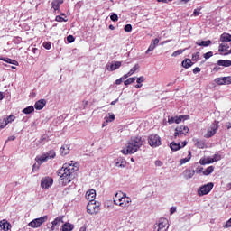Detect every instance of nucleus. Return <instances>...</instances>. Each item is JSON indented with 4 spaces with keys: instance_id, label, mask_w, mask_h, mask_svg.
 Instances as JSON below:
<instances>
[{
    "instance_id": "obj_1",
    "label": "nucleus",
    "mask_w": 231,
    "mask_h": 231,
    "mask_svg": "<svg viewBox=\"0 0 231 231\" xmlns=\"http://www.w3.org/2000/svg\"><path fill=\"white\" fill-rule=\"evenodd\" d=\"M75 172H77V168H71V166L66 164H63L61 169L58 170L57 174L60 177V183L63 187L71 183L73 178H75Z\"/></svg>"
},
{
    "instance_id": "obj_2",
    "label": "nucleus",
    "mask_w": 231,
    "mask_h": 231,
    "mask_svg": "<svg viewBox=\"0 0 231 231\" xmlns=\"http://www.w3.org/2000/svg\"><path fill=\"white\" fill-rule=\"evenodd\" d=\"M143 145V140L142 137H132L128 142L126 149L121 150L122 154H134L140 150V147Z\"/></svg>"
},
{
    "instance_id": "obj_3",
    "label": "nucleus",
    "mask_w": 231,
    "mask_h": 231,
    "mask_svg": "<svg viewBox=\"0 0 231 231\" xmlns=\"http://www.w3.org/2000/svg\"><path fill=\"white\" fill-rule=\"evenodd\" d=\"M57 156V153L55 152V150H51L49 152H46L41 156H36L35 162L38 165H42V163H46L48 160H53Z\"/></svg>"
},
{
    "instance_id": "obj_4",
    "label": "nucleus",
    "mask_w": 231,
    "mask_h": 231,
    "mask_svg": "<svg viewBox=\"0 0 231 231\" xmlns=\"http://www.w3.org/2000/svg\"><path fill=\"white\" fill-rule=\"evenodd\" d=\"M87 212L90 214V216H95L100 212V202H97L96 200H92L87 205Z\"/></svg>"
},
{
    "instance_id": "obj_5",
    "label": "nucleus",
    "mask_w": 231,
    "mask_h": 231,
    "mask_svg": "<svg viewBox=\"0 0 231 231\" xmlns=\"http://www.w3.org/2000/svg\"><path fill=\"white\" fill-rule=\"evenodd\" d=\"M148 143L150 147H160L162 145V137L156 134H152L148 137Z\"/></svg>"
},
{
    "instance_id": "obj_6",
    "label": "nucleus",
    "mask_w": 231,
    "mask_h": 231,
    "mask_svg": "<svg viewBox=\"0 0 231 231\" xmlns=\"http://www.w3.org/2000/svg\"><path fill=\"white\" fill-rule=\"evenodd\" d=\"M46 221H48V216H43L39 218H35V219L32 220L28 224V226H30L31 228H39V227H41L42 225H44V223H46Z\"/></svg>"
},
{
    "instance_id": "obj_7",
    "label": "nucleus",
    "mask_w": 231,
    "mask_h": 231,
    "mask_svg": "<svg viewBox=\"0 0 231 231\" xmlns=\"http://www.w3.org/2000/svg\"><path fill=\"white\" fill-rule=\"evenodd\" d=\"M217 129H219V121H214L211 125L210 129L205 134V138H212L216 133H217Z\"/></svg>"
},
{
    "instance_id": "obj_8",
    "label": "nucleus",
    "mask_w": 231,
    "mask_h": 231,
    "mask_svg": "<svg viewBox=\"0 0 231 231\" xmlns=\"http://www.w3.org/2000/svg\"><path fill=\"white\" fill-rule=\"evenodd\" d=\"M212 189H214V183L208 182L199 189L198 194L199 196H207V194H208Z\"/></svg>"
},
{
    "instance_id": "obj_9",
    "label": "nucleus",
    "mask_w": 231,
    "mask_h": 231,
    "mask_svg": "<svg viewBox=\"0 0 231 231\" xmlns=\"http://www.w3.org/2000/svg\"><path fill=\"white\" fill-rule=\"evenodd\" d=\"M189 128L187 126H178L175 129V133H174V138H182V136H187V134H189Z\"/></svg>"
},
{
    "instance_id": "obj_10",
    "label": "nucleus",
    "mask_w": 231,
    "mask_h": 231,
    "mask_svg": "<svg viewBox=\"0 0 231 231\" xmlns=\"http://www.w3.org/2000/svg\"><path fill=\"white\" fill-rule=\"evenodd\" d=\"M169 222L167 219L160 220L157 226H154V231H167L169 230Z\"/></svg>"
},
{
    "instance_id": "obj_11",
    "label": "nucleus",
    "mask_w": 231,
    "mask_h": 231,
    "mask_svg": "<svg viewBox=\"0 0 231 231\" xmlns=\"http://www.w3.org/2000/svg\"><path fill=\"white\" fill-rule=\"evenodd\" d=\"M215 82L217 84V86H230L231 76L217 78L215 79Z\"/></svg>"
},
{
    "instance_id": "obj_12",
    "label": "nucleus",
    "mask_w": 231,
    "mask_h": 231,
    "mask_svg": "<svg viewBox=\"0 0 231 231\" xmlns=\"http://www.w3.org/2000/svg\"><path fill=\"white\" fill-rule=\"evenodd\" d=\"M53 185V179L51 177H44L41 180L42 189H50Z\"/></svg>"
},
{
    "instance_id": "obj_13",
    "label": "nucleus",
    "mask_w": 231,
    "mask_h": 231,
    "mask_svg": "<svg viewBox=\"0 0 231 231\" xmlns=\"http://www.w3.org/2000/svg\"><path fill=\"white\" fill-rule=\"evenodd\" d=\"M122 66V61H112L111 63L106 64L107 71H116Z\"/></svg>"
},
{
    "instance_id": "obj_14",
    "label": "nucleus",
    "mask_w": 231,
    "mask_h": 231,
    "mask_svg": "<svg viewBox=\"0 0 231 231\" xmlns=\"http://www.w3.org/2000/svg\"><path fill=\"white\" fill-rule=\"evenodd\" d=\"M97 197V191L95 189H89L86 192L85 198L88 201H95V198Z\"/></svg>"
},
{
    "instance_id": "obj_15",
    "label": "nucleus",
    "mask_w": 231,
    "mask_h": 231,
    "mask_svg": "<svg viewBox=\"0 0 231 231\" xmlns=\"http://www.w3.org/2000/svg\"><path fill=\"white\" fill-rule=\"evenodd\" d=\"M158 44H160V40L158 38L152 40L145 53L147 54L150 53V51H154V49Z\"/></svg>"
},
{
    "instance_id": "obj_16",
    "label": "nucleus",
    "mask_w": 231,
    "mask_h": 231,
    "mask_svg": "<svg viewBox=\"0 0 231 231\" xmlns=\"http://www.w3.org/2000/svg\"><path fill=\"white\" fill-rule=\"evenodd\" d=\"M46 106V99H40L34 104V108L37 111H41L42 109H44Z\"/></svg>"
},
{
    "instance_id": "obj_17",
    "label": "nucleus",
    "mask_w": 231,
    "mask_h": 231,
    "mask_svg": "<svg viewBox=\"0 0 231 231\" xmlns=\"http://www.w3.org/2000/svg\"><path fill=\"white\" fill-rule=\"evenodd\" d=\"M115 167H119L120 169H125L127 167V162L125 159L119 158L116 161Z\"/></svg>"
},
{
    "instance_id": "obj_18",
    "label": "nucleus",
    "mask_w": 231,
    "mask_h": 231,
    "mask_svg": "<svg viewBox=\"0 0 231 231\" xmlns=\"http://www.w3.org/2000/svg\"><path fill=\"white\" fill-rule=\"evenodd\" d=\"M194 174H196L195 170H185L183 171V176L185 180H190L194 177Z\"/></svg>"
},
{
    "instance_id": "obj_19",
    "label": "nucleus",
    "mask_w": 231,
    "mask_h": 231,
    "mask_svg": "<svg viewBox=\"0 0 231 231\" xmlns=\"http://www.w3.org/2000/svg\"><path fill=\"white\" fill-rule=\"evenodd\" d=\"M114 203L115 205H119V207H124V198H122L120 193H116Z\"/></svg>"
},
{
    "instance_id": "obj_20",
    "label": "nucleus",
    "mask_w": 231,
    "mask_h": 231,
    "mask_svg": "<svg viewBox=\"0 0 231 231\" xmlns=\"http://www.w3.org/2000/svg\"><path fill=\"white\" fill-rule=\"evenodd\" d=\"M62 3H64V0H53L51 2V5L54 12L59 11V9L60 8V5H62Z\"/></svg>"
},
{
    "instance_id": "obj_21",
    "label": "nucleus",
    "mask_w": 231,
    "mask_h": 231,
    "mask_svg": "<svg viewBox=\"0 0 231 231\" xmlns=\"http://www.w3.org/2000/svg\"><path fill=\"white\" fill-rule=\"evenodd\" d=\"M194 65V62H192V60L190 59H185L182 62H181V66L182 68H185V69H189V68H191V66Z\"/></svg>"
},
{
    "instance_id": "obj_22",
    "label": "nucleus",
    "mask_w": 231,
    "mask_h": 231,
    "mask_svg": "<svg viewBox=\"0 0 231 231\" xmlns=\"http://www.w3.org/2000/svg\"><path fill=\"white\" fill-rule=\"evenodd\" d=\"M221 42H231V35L230 33L224 32L220 36Z\"/></svg>"
},
{
    "instance_id": "obj_23",
    "label": "nucleus",
    "mask_w": 231,
    "mask_h": 231,
    "mask_svg": "<svg viewBox=\"0 0 231 231\" xmlns=\"http://www.w3.org/2000/svg\"><path fill=\"white\" fill-rule=\"evenodd\" d=\"M60 152L61 156H66V154H69V145L64 144L60 148Z\"/></svg>"
},
{
    "instance_id": "obj_24",
    "label": "nucleus",
    "mask_w": 231,
    "mask_h": 231,
    "mask_svg": "<svg viewBox=\"0 0 231 231\" xmlns=\"http://www.w3.org/2000/svg\"><path fill=\"white\" fill-rule=\"evenodd\" d=\"M218 66H223L224 68H230L231 66V60H219L217 61Z\"/></svg>"
},
{
    "instance_id": "obj_25",
    "label": "nucleus",
    "mask_w": 231,
    "mask_h": 231,
    "mask_svg": "<svg viewBox=\"0 0 231 231\" xmlns=\"http://www.w3.org/2000/svg\"><path fill=\"white\" fill-rule=\"evenodd\" d=\"M0 226L2 230H9L10 228H12V225L5 220H2L0 222Z\"/></svg>"
},
{
    "instance_id": "obj_26",
    "label": "nucleus",
    "mask_w": 231,
    "mask_h": 231,
    "mask_svg": "<svg viewBox=\"0 0 231 231\" xmlns=\"http://www.w3.org/2000/svg\"><path fill=\"white\" fill-rule=\"evenodd\" d=\"M197 46H204L205 48H207V46H210V44H212V41L208 40V41H197L196 42Z\"/></svg>"
},
{
    "instance_id": "obj_27",
    "label": "nucleus",
    "mask_w": 231,
    "mask_h": 231,
    "mask_svg": "<svg viewBox=\"0 0 231 231\" xmlns=\"http://www.w3.org/2000/svg\"><path fill=\"white\" fill-rule=\"evenodd\" d=\"M170 148L171 151H180V149H181V144L180 143L171 142L170 143Z\"/></svg>"
},
{
    "instance_id": "obj_28",
    "label": "nucleus",
    "mask_w": 231,
    "mask_h": 231,
    "mask_svg": "<svg viewBox=\"0 0 231 231\" xmlns=\"http://www.w3.org/2000/svg\"><path fill=\"white\" fill-rule=\"evenodd\" d=\"M192 158V152L189 151V154L186 158L180 159V165H185V163L190 162V159Z\"/></svg>"
},
{
    "instance_id": "obj_29",
    "label": "nucleus",
    "mask_w": 231,
    "mask_h": 231,
    "mask_svg": "<svg viewBox=\"0 0 231 231\" xmlns=\"http://www.w3.org/2000/svg\"><path fill=\"white\" fill-rule=\"evenodd\" d=\"M73 228H75V226H73L72 224H69V223H65L62 226V231H72Z\"/></svg>"
},
{
    "instance_id": "obj_30",
    "label": "nucleus",
    "mask_w": 231,
    "mask_h": 231,
    "mask_svg": "<svg viewBox=\"0 0 231 231\" xmlns=\"http://www.w3.org/2000/svg\"><path fill=\"white\" fill-rule=\"evenodd\" d=\"M33 111H35V108L33 107V106H30L25 107L22 113H23L24 115H31V113H33Z\"/></svg>"
},
{
    "instance_id": "obj_31",
    "label": "nucleus",
    "mask_w": 231,
    "mask_h": 231,
    "mask_svg": "<svg viewBox=\"0 0 231 231\" xmlns=\"http://www.w3.org/2000/svg\"><path fill=\"white\" fill-rule=\"evenodd\" d=\"M228 48H230L228 44L221 43L218 47V51L224 53V51H228Z\"/></svg>"
},
{
    "instance_id": "obj_32",
    "label": "nucleus",
    "mask_w": 231,
    "mask_h": 231,
    "mask_svg": "<svg viewBox=\"0 0 231 231\" xmlns=\"http://www.w3.org/2000/svg\"><path fill=\"white\" fill-rule=\"evenodd\" d=\"M63 165H67L71 167V169H76V171H79V163L75 162L74 161H69V163H64Z\"/></svg>"
},
{
    "instance_id": "obj_33",
    "label": "nucleus",
    "mask_w": 231,
    "mask_h": 231,
    "mask_svg": "<svg viewBox=\"0 0 231 231\" xmlns=\"http://www.w3.org/2000/svg\"><path fill=\"white\" fill-rule=\"evenodd\" d=\"M3 62H6L7 64H13V66H19V62L15 60L5 58V60H3Z\"/></svg>"
},
{
    "instance_id": "obj_34",
    "label": "nucleus",
    "mask_w": 231,
    "mask_h": 231,
    "mask_svg": "<svg viewBox=\"0 0 231 231\" xmlns=\"http://www.w3.org/2000/svg\"><path fill=\"white\" fill-rule=\"evenodd\" d=\"M62 219H64V217H56L52 222H51V225L53 226H57V225H60V223H64L62 221Z\"/></svg>"
},
{
    "instance_id": "obj_35",
    "label": "nucleus",
    "mask_w": 231,
    "mask_h": 231,
    "mask_svg": "<svg viewBox=\"0 0 231 231\" xmlns=\"http://www.w3.org/2000/svg\"><path fill=\"white\" fill-rule=\"evenodd\" d=\"M214 172V166H208L204 171L203 175L204 176H210Z\"/></svg>"
},
{
    "instance_id": "obj_36",
    "label": "nucleus",
    "mask_w": 231,
    "mask_h": 231,
    "mask_svg": "<svg viewBox=\"0 0 231 231\" xmlns=\"http://www.w3.org/2000/svg\"><path fill=\"white\" fill-rule=\"evenodd\" d=\"M187 50H189V48L177 50L171 54V57H178V55H181L184 51H187Z\"/></svg>"
},
{
    "instance_id": "obj_37",
    "label": "nucleus",
    "mask_w": 231,
    "mask_h": 231,
    "mask_svg": "<svg viewBox=\"0 0 231 231\" xmlns=\"http://www.w3.org/2000/svg\"><path fill=\"white\" fill-rule=\"evenodd\" d=\"M115 118H116V116H115V114H113V113H108V115H106L105 116V120H106V122H108V123L114 122Z\"/></svg>"
},
{
    "instance_id": "obj_38",
    "label": "nucleus",
    "mask_w": 231,
    "mask_h": 231,
    "mask_svg": "<svg viewBox=\"0 0 231 231\" xmlns=\"http://www.w3.org/2000/svg\"><path fill=\"white\" fill-rule=\"evenodd\" d=\"M138 69H140V65L139 64H135L130 70H129V75H134V73H136V71H138Z\"/></svg>"
},
{
    "instance_id": "obj_39",
    "label": "nucleus",
    "mask_w": 231,
    "mask_h": 231,
    "mask_svg": "<svg viewBox=\"0 0 231 231\" xmlns=\"http://www.w3.org/2000/svg\"><path fill=\"white\" fill-rule=\"evenodd\" d=\"M39 143H41L42 145H44V143H46V142H49V138H48V135L44 134V135H42L40 140L38 141Z\"/></svg>"
},
{
    "instance_id": "obj_40",
    "label": "nucleus",
    "mask_w": 231,
    "mask_h": 231,
    "mask_svg": "<svg viewBox=\"0 0 231 231\" xmlns=\"http://www.w3.org/2000/svg\"><path fill=\"white\" fill-rule=\"evenodd\" d=\"M136 80V78H129L128 79L124 81L125 86H129L133 84Z\"/></svg>"
},
{
    "instance_id": "obj_41",
    "label": "nucleus",
    "mask_w": 231,
    "mask_h": 231,
    "mask_svg": "<svg viewBox=\"0 0 231 231\" xmlns=\"http://www.w3.org/2000/svg\"><path fill=\"white\" fill-rule=\"evenodd\" d=\"M199 56H200L199 52H196V53L192 54L191 60L193 62H198V60H199Z\"/></svg>"
},
{
    "instance_id": "obj_42",
    "label": "nucleus",
    "mask_w": 231,
    "mask_h": 231,
    "mask_svg": "<svg viewBox=\"0 0 231 231\" xmlns=\"http://www.w3.org/2000/svg\"><path fill=\"white\" fill-rule=\"evenodd\" d=\"M5 119L6 124H12V122H14L15 120V116H9Z\"/></svg>"
},
{
    "instance_id": "obj_43",
    "label": "nucleus",
    "mask_w": 231,
    "mask_h": 231,
    "mask_svg": "<svg viewBox=\"0 0 231 231\" xmlns=\"http://www.w3.org/2000/svg\"><path fill=\"white\" fill-rule=\"evenodd\" d=\"M196 145L199 149H205V142L197 141Z\"/></svg>"
},
{
    "instance_id": "obj_44",
    "label": "nucleus",
    "mask_w": 231,
    "mask_h": 231,
    "mask_svg": "<svg viewBox=\"0 0 231 231\" xmlns=\"http://www.w3.org/2000/svg\"><path fill=\"white\" fill-rule=\"evenodd\" d=\"M43 48H45V50H51V42H44L42 43Z\"/></svg>"
},
{
    "instance_id": "obj_45",
    "label": "nucleus",
    "mask_w": 231,
    "mask_h": 231,
    "mask_svg": "<svg viewBox=\"0 0 231 231\" xmlns=\"http://www.w3.org/2000/svg\"><path fill=\"white\" fill-rule=\"evenodd\" d=\"M7 123H6V120L4 118V119H0V129H5V127H6Z\"/></svg>"
},
{
    "instance_id": "obj_46",
    "label": "nucleus",
    "mask_w": 231,
    "mask_h": 231,
    "mask_svg": "<svg viewBox=\"0 0 231 231\" xmlns=\"http://www.w3.org/2000/svg\"><path fill=\"white\" fill-rule=\"evenodd\" d=\"M125 32L127 33H130V32H133V25L131 24H126L124 28Z\"/></svg>"
},
{
    "instance_id": "obj_47",
    "label": "nucleus",
    "mask_w": 231,
    "mask_h": 231,
    "mask_svg": "<svg viewBox=\"0 0 231 231\" xmlns=\"http://www.w3.org/2000/svg\"><path fill=\"white\" fill-rule=\"evenodd\" d=\"M55 21H57V23H66V19H64L62 16L60 15H57L56 18H55Z\"/></svg>"
},
{
    "instance_id": "obj_48",
    "label": "nucleus",
    "mask_w": 231,
    "mask_h": 231,
    "mask_svg": "<svg viewBox=\"0 0 231 231\" xmlns=\"http://www.w3.org/2000/svg\"><path fill=\"white\" fill-rule=\"evenodd\" d=\"M213 55H214V52L208 51V52H206V53L203 55V57H204V59L208 60V59H210V57H213Z\"/></svg>"
},
{
    "instance_id": "obj_49",
    "label": "nucleus",
    "mask_w": 231,
    "mask_h": 231,
    "mask_svg": "<svg viewBox=\"0 0 231 231\" xmlns=\"http://www.w3.org/2000/svg\"><path fill=\"white\" fill-rule=\"evenodd\" d=\"M201 14V8H196L193 11V15L194 17H198V15H199Z\"/></svg>"
},
{
    "instance_id": "obj_50",
    "label": "nucleus",
    "mask_w": 231,
    "mask_h": 231,
    "mask_svg": "<svg viewBox=\"0 0 231 231\" xmlns=\"http://www.w3.org/2000/svg\"><path fill=\"white\" fill-rule=\"evenodd\" d=\"M110 19L111 21H113L114 23H116V21H118V14H114L110 15Z\"/></svg>"
},
{
    "instance_id": "obj_51",
    "label": "nucleus",
    "mask_w": 231,
    "mask_h": 231,
    "mask_svg": "<svg viewBox=\"0 0 231 231\" xmlns=\"http://www.w3.org/2000/svg\"><path fill=\"white\" fill-rule=\"evenodd\" d=\"M67 42H69V44H71V42H75V37H73V35H69L67 37Z\"/></svg>"
},
{
    "instance_id": "obj_52",
    "label": "nucleus",
    "mask_w": 231,
    "mask_h": 231,
    "mask_svg": "<svg viewBox=\"0 0 231 231\" xmlns=\"http://www.w3.org/2000/svg\"><path fill=\"white\" fill-rule=\"evenodd\" d=\"M129 203H131V198L127 197L124 199V207H129Z\"/></svg>"
},
{
    "instance_id": "obj_53",
    "label": "nucleus",
    "mask_w": 231,
    "mask_h": 231,
    "mask_svg": "<svg viewBox=\"0 0 231 231\" xmlns=\"http://www.w3.org/2000/svg\"><path fill=\"white\" fill-rule=\"evenodd\" d=\"M213 162H219L221 160V156L219 154H214L213 157Z\"/></svg>"
},
{
    "instance_id": "obj_54",
    "label": "nucleus",
    "mask_w": 231,
    "mask_h": 231,
    "mask_svg": "<svg viewBox=\"0 0 231 231\" xmlns=\"http://www.w3.org/2000/svg\"><path fill=\"white\" fill-rule=\"evenodd\" d=\"M136 82H137V84H142V82H145V78L143 76H141V77L137 78Z\"/></svg>"
},
{
    "instance_id": "obj_55",
    "label": "nucleus",
    "mask_w": 231,
    "mask_h": 231,
    "mask_svg": "<svg viewBox=\"0 0 231 231\" xmlns=\"http://www.w3.org/2000/svg\"><path fill=\"white\" fill-rule=\"evenodd\" d=\"M168 124L170 125L176 124V117L168 118Z\"/></svg>"
},
{
    "instance_id": "obj_56",
    "label": "nucleus",
    "mask_w": 231,
    "mask_h": 231,
    "mask_svg": "<svg viewBox=\"0 0 231 231\" xmlns=\"http://www.w3.org/2000/svg\"><path fill=\"white\" fill-rule=\"evenodd\" d=\"M182 117L181 116H175V124H181V121H182Z\"/></svg>"
},
{
    "instance_id": "obj_57",
    "label": "nucleus",
    "mask_w": 231,
    "mask_h": 231,
    "mask_svg": "<svg viewBox=\"0 0 231 231\" xmlns=\"http://www.w3.org/2000/svg\"><path fill=\"white\" fill-rule=\"evenodd\" d=\"M200 165H208L207 159L202 158L199 160Z\"/></svg>"
},
{
    "instance_id": "obj_58",
    "label": "nucleus",
    "mask_w": 231,
    "mask_h": 231,
    "mask_svg": "<svg viewBox=\"0 0 231 231\" xmlns=\"http://www.w3.org/2000/svg\"><path fill=\"white\" fill-rule=\"evenodd\" d=\"M206 160H207L208 165H210V163H214V159H212L210 157L207 158Z\"/></svg>"
},
{
    "instance_id": "obj_59",
    "label": "nucleus",
    "mask_w": 231,
    "mask_h": 231,
    "mask_svg": "<svg viewBox=\"0 0 231 231\" xmlns=\"http://www.w3.org/2000/svg\"><path fill=\"white\" fill-rule=\"evenodd\" d=\"M182 120H189L190 118V116L189 115H180Z\"/></svg>"
},
{
    "instance_id": "obj_60",
    "label": "nucleus",
    "mask_w": 231,
    "mask_h": 231,
    "mask_svg": "<svg viewBox=\"0 0 231 231\" xmlns=\"http://www.w3.org/2000/svg\"><path fill=\"white\" fill-rule=\"evenodd\" d=\"M199 71H201V69L199 68V67H196V68L193 69L194 75H196L197 73H199Z\"/></svg>"
},
{
    "instance_id": "obj_61",
    "label": "nucleus",
    "mask_w": 231,
    "mask_h": 231,
    "mask_svg": "<svg viewBox=\"0 0 231 231\" xmlns=\"http://www.w3.org/2000/svg\"><path fill=\"white\" fill-rule=\"evenodd\" d=\"M122 82H124V79H122V78L116 80V86H120V84H122Z\"/></svg>"
},
{
    "instance_id": "obj_62",
    "label": "nucleus",
    "mask_w": 231,
    "mask_h": 231,
    "mask_svg": "<svg viewBox=\"0 0 231 231\" xmlns=\"http://www.w3.org/2000/svg\"><path fill=\"white\" fill-rule=\"evenodd\" d=\"M129 77H131V74H129V72H128V73L125 74L123 77H121V79L123 80H125V79H129Z\"/></svg>"
},
{
    "instance_id": "obj_63",
    "label": "nucleus",
    "mask_w": 231,
    "mask_h": 231,
    "mask_svg": "<svg viewBox=\"0 0 231 231\" xmlns=\"http://www.w3.org/2000/svg\"><path fill=\"white\" fill-rule=\"evenodd\" d=\"M14 140H15V135H11V136L8 137L6 142H14Z\"/></svg>"
},
{
    "instance_id": "obj_64",
    "label": "nucleus",
    "mask_w": 231,
    "mask_h": 231,
    "mask_svg": "<svg viewBox=\"0 0 231 231\" xmlns=\"http://www.w3.org/2000/svg\"><path fill=\"white\" fill-rule=\"evenodd\" d=\"M87 228H88V227H87L86 226H81V227L79 228V231H86Z\"/></svg>"
}]
</instances>
